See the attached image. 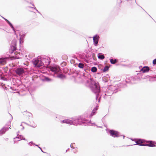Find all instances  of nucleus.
<instances>
[{
  "mask_svg": "<svg viewBox=\"0 0 156 156\" xmlns=\"http://www.w3.org/2000/svg\"><path fill=\"white\" fill-rule=\"evenodd\" d=\"M71 119H65L61 121L62 123H66L73 125L77 126L78 125H80L85 126H91L93 124L95 125L94 123H91L90 121H88L82 116H80L78 117H74L72 118Z\"/></svg>",
  "mask_w": 156,
  "mask_h": 156,
  "instance_id": "nucleus-1",
  "label": "nucleus"
},
{
  "mask_svg": "<svg viewBox=\"0 0 156 156\" xmlns=\"http://www.w3.org/2000/svg\"><path fill=\"white\" fill-rule=\"evenodd\" d=\"M86 83L89 86L92 92L96 94V99L97 100L100 92V88L98 83L95 82L91 78L87 80Z\"/></svg>",
  "mask_w": 156,
  "mask_h": 156,
  "instance_id": "nucleus-2",
  "label": "nucleus"
},
{
  "mask_svg": "<svg viewBox=\"0 0 156 156\" xmlns=\"http://www.w3.org/2000/svg\"><path fill=\"white\" fill-rule=\"evenodd\" d=\"M136 144L141 146H146L150 147L155 146V144H156L154 141L151 140L146 141L144 139H137L135 141Z\"/></svg>",
  "mask_w": 156,
  "mask_h": 156,
  "instance_id": "nucleus-3",
  "label": "nucleus"
},
{
  "mask_svg": "<svg viewBox=\"0 0 156 156\" xmlns=\"http://www.w3.org/2000/svg\"><path fill=\"white\" fill-rule=\"evenodd\" d=\"M50 70L55 74H58L57 77L61 78L65 77V75L62 73V71L59 66H51L50 68Z\"/></svg>",
  "mask_w": 156,
  "mask_h": 156,
  "instance_id": "nucleus-4",
  "label": "nucleus"
},
{
  "mask_svg": "<svg viewBox=\"0 0 156 156\" xmlns=\"http://www.w3.org/2000/svg\"><path fill=\"white\" fill-rule=\"evenodd\" d=\"M33 63L35 66V67H36L39 68L44 65V63L42 60L37 59L33 61Z\"/></svg>",
  "mask_w": 156,
  "mask_h": 156,
  "instance_id": "nucleus-5",
  "label": "nucleus"
},
{
  "mask_svg": "<svg viewBox=\"0 0 156 156\" xmlns=\"http://www.w3.org/2000/svg\"><path fill=\"white\" fill-rule=\"evenodd\" d=\"M108 132L110 136L113 137H118L120 136L119 133L117 131H115L113 129L109 130Z\"/></svg>",
  "mask_w": 156,
  "mask_h": 156,
  "instance_id": "nucleus-6",
  "label": "nucleus"
},
{
  "mask_svg": "<svg viewBox=\"0 0 156 156\" xmlns=\"http://www.w3.org/2000/svg\"><path fill=\"white\" fill-rule=\"evenodd\" d=\"M41 60L44 63V65L46 66H48L51 62L50 58L48 57L44 58L41 59Z\"/></svg>",
  "mask_w": 156,
  "mask_h": 156,
  "instance_id": "nucleus-7",
  "label": "nucleus"
},
{
  "mask_svg": "<svg viewBox=\"0 0 156 156\" xmlns=\"http://www.w3.org/2000/svg\"><path fill=\"white\" fill-rule=\"evenodd\" d=\"M15 72L17 75L19 76H21L25 73V71L22 68H17L15 70Z\"/></svg>",
  "mask_w": 156,
  "mask_h": 156,
  "instance_id": "nucleus-8",
  "label": "nucleus"
},
{
  "mask_svg": "<svg viewBox=\"0 0 156 156\" xmlns=\"http://www.w3.org/2000/svg\"><path fill=\"white\" fill-rule=\"evenodd\" d=\"M100 37L98 34H96L93 37L94 44L95 46L98 45Z\"/></svg>",
  "mask_w": 156,
  "mask_h": 156,
  "instance_id": "nucleus-9",
  "label": "nucleus"
},
{
  "mask_svg": "<svg viewBox=\"0 0 156 156\" xmlns=\"http://www.w3.org/2000/svg\"><path fill=\"white\" fill-rule=\"evenodd\" d=\"M16 43L14 42L13 45H11L9 50V51L10 53H12L13 52L16 50Z\"/></svg>",
  "mask_w": 156,
  "mask_h": 156,
  "instance_id": "nucleus-10",
  "label": "nucleus"
},
{
  "mask_svg": "<svg viewBox=\"0 0 156 156\" xmlns=\"http://www.w3.org/2000/svg\"><path fill=\"white\" fill-rule=\"evenodd\" d=\"M9 128L10 129L11 128H8L6 126H4L0 130V135H2L5 133V132L9 129Z\"/></svg>",
  "mask_w": 156,
  "mask_h": 156,
  "instance_id": "nucleus-11",
  "label": "nucleus"
},
{
  "mask_svg": "<svg viewBox=\"0 0 156 156\" xmlns=\"http://www.w3.org/2000/svg\"><path fill=\"white\" fill-rule=\"evenodd\" d=\"M150 70V68L148 66H144L140 70L143 73H147Z\"/></svg>",
  "mask_w": 156,
  "mask_h": 156,
  "instance_id": "nucleus-12",
  "label": "nucleus"
},
{
  "mask_svg": "<svg viewBox=\"0 0 156 156\" xmlns=\"http://www.w3.org/2000/svg\"><path fill=\"white\" fill-rule=\"evenodd\" d=\"M112 92H114V93H116L118 92L117 88V86H111L108 87Z\"/></svg>",
  "mask_w": 156,
  "mask_h": 156,
  "instance_id": "nucleus-13",
  "label": "nucleus"
},
{
  "mask_svg": "<svg viewBox=\"0 0 156 156\" xmlns=\"http://www.w3.org/2000/svg\"><path fill=\"white\" fill-rule=\"evenodd\" d=\"M7 58H0V66L4 65L6 63V60Z\"/></svg>",
  "mask_w": 156,
  "mask_h": 156,
  "instance_id": "nucleus-14",
  "label": "nucleus"
},
{
  "mask_svg": "<svg viewBox=\"0 0 156 156\" xmlns=\"http://www.w3.org/2000/svg\"><path fill=\"white\" fill-rule=\"evenodd\" d=\"M42 80L44 82H49L51 81L52 80L47 76H44L42 78Z\"/></svg>",
  "mask_w": 156,
  "mask_h": 156,
  "instance_id": "nucleus-15",
  "label": "nucleus"
},
{
  "mask_svg": "<svg viewBox=\"0 0 156 156\" xmlns=\"http://www.w3.org/2000/svg\"><path fill=\"white\" fill-rule=\"evenodd\" d=\"M135 79H134L133 77H130L129 78H126V81L127 83H130L132 81H135Z\"/></svg>",
  "mask_w": 156,
  "mask_h": 156,
  "instance_id": "nucleus-16",
  "label": "nucleus"
},
{
  "mask_svg": "<svg viewBox=\"0 0 156 156\" xmlns=\"http://www.w3.org/2000/svg\"><path fill=\"white\" fill-rule=\"evenodd\" d=\"M113 94H114V92H112V91L111 90L108 88V90L105 93V96H110L112 95Z\"/></svg>",
  "mask_w": 156,
  "mask_h": 156,
  "instance_id": "nucleus-17",
  "label": "nucleus"
},
{
  "mask_svg": "<svg viewBox=\"0 0 156 156\" xmlns=\"http://www.w3.org/2000/svg\"><path fill=\"white\" fill-rule=\"evenodd\" d=\"M26 35V34H23L21 35H20V43H21V42H22V43L23 42V40L25 37Z\"/></svg>",
  "mask_w": 156,
  "mask_h": 156,
  "instance_id": "nucleus-18",
  "label": "nucleus"
},
{
  "mask_svg": "<svg viewBox=\"0 0 156 156\" xmlns=\"http://www.w3.org/2000/svg\"><path fill=\"white\" fill-rule=\"evenodd\" d=\"M98 57L99 59L101 60H103L105 58L104 54L101 53H99L98 54Z\"/></svg>",
  "mask_w": 156,
  "mask_h": 156,
  "instance_id": "nucleus-19",
  "label": "nucleus"
},
{
  "mask_svg": "<svg viewBox=\"0 0 156 156\" xmlns=\"http://www.w3.org/2000/svg\"><path fill=\"white\" fill-rule=\"evenodd\" d=\"M23 55L22 54H20V53H18L16 55L15 58L16 59H20L22 58Z\"/></svg>",
  "mask_w": 156,
  "mask_h": 156,
  "instance_id": "nucleus-20",
  "label": "nucleus"
},
{
  "mask_svg": "<svg viewBox=\"0 0 156 156\" xmlns=\"http://www.w3.org/2000/svg\"><path fill=\"white\" fill-rule=\"evenodd\" d=\"M110 62L112 64H114L116 63H117L118 62L117 60L116 59H114L113 58H110Z\"/></svg>",
  "mask_w": 156,
  "mask_h": 156,
  "instance_id": "nucleus-21",
  "label": "nucleus"
},
{
  "mask_svg": "<svg viewBox=\"0 0 156 156\" xmlns=\"http://www.w3.org/2000/svg\"><path fill=\"white\" fill-rule=\"evenodd\" d=\"M109 69V67L108 66H105L103 69L102 70L103 72H105L108 71Z\"/></svg>",
  "mask_w": 156,
  "mask_h": 156,
  "instance_id": "nucleus-22",
  "label": "nucleus"
},
{
  "mask_svg": "<svg viewBox=\"0 0 156 156\" xmlns=\"http://www.w3.org/2000/svg\"><path fill=\"white\" fill-rule=\"evenodd\" d=\"M84 66V64L83 63L80 62L78 64V67L80 68L83 69Z\"/></svg>",
  "mask_w": 156,
  "mask_h": 156,
  "instance_id": "nucleus-23",
  "label": "nucleus"
},
{
  "mask_svg": "<svg viewBox=\"0 0 156 156\" xmlns=\"http://www.w3.org/2000/svg\"><path fill=\"white\" fill-rule=\"evenodd\" d=\"M91 70L92 72L94 73L97 71V69L96 67L93 66L91 68Z\"/></svg>",
  "mask_w": 156,
  "mask_h": 156,
  "instance_id": "nucleus-24",
  "label": "nucleus"
},
{
  "mask_svg": "<svg viewBox=\"0 0 156 156\" xmlns=\"http://www.w3.org/2000/svg\"><path fill=\"white\" fill-rule=\"evenodd\" d=\"M17 136H16L15 138H14V139H15L16 138H18V139H19V140H22V137L23 138V140H25V138H23V136H18V135H17Z\"/></svg>",
  "mask_w": 156,
  "mask_h": 156,
  "instance_id": "nucleus-25",
  "label": "nucleus"
},
{
  "mask_svg": "<svg viewBox=\"0 0 156 156\" xmlns=\"http://www.w3.org/2000/svg\"><path fill=\"white\" fill-rule=\"evenodd\" d=\"M102 80L105 83L108 82V78L106 77H103L102 78Z\"/></svg>",
  "mask_w": 156,
  "mask_h": 156,
  "instance_id": "nucleus-26",
  "label": "nucleus"
},
{
  "mask_svg": "<svg viewBox=\"0 0 156 156\" xmlns=\"http://www.w3.org/2000/svg\"><path fill=\"white\" fill-rule=\"evenodd\" d=\"M9 25L10 27L12 28L13 30L14 31L15 34H16V30H15V29L14 28V27L13 25H12V24L11 23Z\"/></svg>",
  "mask_w": 156,
  "mask_h": 156,
  "instance_id": "nucleus-27",
  "label": "nucleus"
},
{
  "mask_svg": "<svg viewBox=\"0 0 156 156\" xmlns=\"http://www.w3.org/2000/svg\"><path fill=\"white\" fill-rule=\"evenodd\" d=\"M9 25L10 27L12 28L13 30L14 31L15 34H16V30H15V29L14 28V27L13 25H12V24L11 23Z\"/></svg>",
  "mask_w": 156,
  "mask_h": 156,
  "instance_id": "nucleus-28",
  "label": "nucleus"
},
{
  "mask_svg": "<svg viewBox=\"0 0 156 156\" xmlns=\"http://www.w3.org/2000/svg\"><path fill=\"white\" fill-rule=\"evenodd\" d=\"M0 79L1 80H4V81H7V79L6 78L5 76H2V75H0Z\"/></svg>",
  "mask_w": 156,
  "mask_h": 156,
  "instance_id": "nucleus-29",
  "label": "nucleus"
},
{
  "mask_svg": "<svg viewBox=\"0 0 156 156\" xmlns=\"http://www.w3.org/2000/svg\"><path fill=\"white\" fill-rule=\"evenodd\" d=\"M130 4L132 5V3L133 2H133H135V3L137 4L136 1V0H127Z\"/></svg>",
  "mask_w": 156,
  "mask_h": 156,
  "instance_id": "nucleus-30",
  "label": "nucleus"
},
{
  "mask_svg": "<svg viewBox=\"0 0 156 156\" xmlns=\"http://www.w3.org/2000/svg\"><path fill=\"white\" fill-rule=\"evenodd\" d=\"M75 146V144L74 143H72L70 145V147L71 148H74Z\"/></svg>",
  "mask_w": 156,
  "mask_h": 156,
  "instance_id": "nucleus-31",
  "label": "nucleus"
},
{
  "mask_svg": "<svg viewBox=\"0 0 156 156\" xmlns=\"http://www.w3.org/2000/svg\"><path fill=\"white\" fill-rule=\"evenodd\" d=\"M97 110V109L96 107L92 111V112H93V113H94V114H95V113H96V111Z\"/></svg>",
  "mask_w": 156,
  "mask_h": 156,
  "instance_id": "nucleus-32",
  "label": "nucleus"
},
{
  "mask_svg": "<svg viewBox=\"0 0 156 156\" xmlns=\"http://www.w3.org/2000/svg\"><path fill=\"white\" fill-rule=\"evenodd\" d=\"M28 144L30 146H31L32 145H35V144H34L33 143V142H32V141H31L30 142V143H28Z\"/></svg>",
  "mask_w": 156,
  "mask_h": 156,
  "instance_id": "nucleus-33",
  "label": "nucleus"
},
{
  "mask_svg": "<svg viewBox=\"0 0 156 156\" xmlns=\"http://www.w3.org/2000/svg\"><path fill=\"white\" fill-rule=\"evenodd\" d=\"M153 64L154 65H156V58L153 60Z\"/></svg>",
  "mask_w": 156,
  "mask_h": 156,
  "instance_id": "nucleus-34",
  "label": "nucleus"
},
{
  "mask_svg": "<svg viewBox=\"0 0 156 156\" xmlns=\"http://www.w3.org/2000/svg\"><path fill=\"white\" fill-rule=\"evenodd\" d=\"M34 9L39 13L40 14H41V13L34 6V7H32Z\"/></svg>",
  "mask_w": 156,
  "mask_h": 156,
  "instance_id": "nucleus-35",
  "label": "nucleus"
},
{
  "mask_svg": "<svg viewBox=\"0 0 156 156\" xmlns=\"http://www.w3.org/2000/svg\"><path fill=\"white\" fill-rule=\"evenodd\" d=\"M66 65V63L65 62H63L61 64V65L62 66H65Z\"/></svg>",
  "mask_w": 156,
  "mask_h": 156,
  "instance_id": "nucleus-36",
  "label": "nucleus"
},
{
  "mask_svg": "<svg viewBox=\"0 0 156 156\" xmlns=\"http://www.w3.org/2000/svg\"><path fill=\"white\" fill-rule=\"evenodd\" d=\"M95 114H94V113L93 112H92L90 114V116L92 117Z\"/></svg>",
  "mask_w": 156,
  "mask_h": 156,
  "instance_id": "nucleus-37",
  "label": "nucleus"
},
{
  "mask_svg": "<svg viewBox=\"0 0 156 156\" xmlns=\"http://www.w3.org/2000/svg\"><path fill=\"white\" fill-rule=\"evenodd\" d=\"M39 147V148L40 149V150H41V151L42 152H43V153H44V152L42 151V149L41 148V147Z\"/></svg>",
  "mask_w": 156,
  "mask_h": 156,
  "instance_id": "nucleus-38",
  "label": "nucleus"
},
{
  "mask_svg": "<svg viewBox=\"0 0 156 156\" xmlns=\"http://www.w3.org/2000/svg\"><path fill=\"white\" fill-rule=\"evenodd\" d=\"M27 112H23V114L24 115H26V114H27Z\"/></svg>",
  "mask_w": 156,
  "mask_h": 156,
  "instance_id": "nucleus-39",
  "label": "nucleus"
},
{
  "mask_svg": "<svg viewBox=\"0 0 156 156\" xmlns=\"http://www.w3.org/2000/svg\"><path fill=\"white\" fill-rule=\"evenodd\" d=\"M2 17L6 21V22L8 20L5 18L3 17H2Z\"/></svg>",
  "mask_w": 156,
  "mask_h": 156,
  "instance_id": "nucleus-40",
  "label": "nucleus"
},
{
  "mask_svg": "<svg viewBox=\"0 0 156 156\" xmlns=\"http://www.w3.org/2000/svg\"><path fill=\"white\" fill-rule=\"evenodd\" d=\"M10 122H11V121H10L9 122H8V124H6V126H8V125H9V124L10 125Z\"/></svg>",
  "mask_w": 156,
  "mask_h": 156,
  "instance_id": "nucleus-41",
  "label": "nucleus"
},
{
  "mask_svg": "<svg viewBox=\"0 0 156 156\" xmlns=\"http://www.w3.org/2000/svg\"><path fill=\"white\" fill-rule=\"evenodd\" d=\"M36 125H34V126H31L33 127H36Z\"/></svg>",
  "mask_w": 156,
  "mask_h": 156,
  "instance_id": "nucleus-42",
  "label": "nucleus"
},
{
  "mask_svg": "<svg viewBox=\"0 0 156 156\" xmlns=\"http://www.w3.org/2000/svg\"><path fill=\"white\" fill-rule=\"evenodd\" d=\"M135 139H132V138H131V140L132 141H135V140H134Z\"/></svg>",
  "mask_w": 156,
  "mask_h": 156,
  "instance_id": "nucleus-43",
  "label": "nucleus"
},
{
  "mask_svg": "<svg viewBox=\"0 0 156 156\" xmlns=\"http://www.w3.org/2000/svg\"><path fill=\"white\" fill-rule=\"evenodd\" d=\"M85 61L87 63H88L89 62V61L87 60H86Z\"/></svg>",
  "mask_w": 156,
  "mask_h": 156,
  "instance_id": "nucleus-44",
  "label": "nucleus"
},
{
  "mask_svg": "<svg viewBox=\"0 0 156 156\" xmlns=\"http://www.w3.org/2000/svg\"><path fill=\"white\" fill-rule=\"evenodd\" d=\"M69 148L66 151V152H67L68 150H69Z\"/></svg>",
  "mask_w": 156,
  "mask_h": 156,
  "instance_id": "nucleus-45",
  "label": "nucleus"
},
{
  "mask_svg": "<svg viewBox=\"0 0 156 156\" xmlns=\"http://www.w3.org/2000/svg\"><path fill=\"white\" fill-rule=\"evenodd\" d=\"M97 126V127H99V128H101V127H101V126Z\"/></svg>",
  "mask_w": 156,
  "mask_h": 156,
  "instance_id": "nucleus-46",
  "label": "nucleus"
},
{
  "mask_svg": "<svg viewBox=\"0 0 156 156\" xmlns=\"http://www.w3.org/2000/svg\"><path fill=\"white\" fill-rule=\"evenodd\" d=\"M10 23H11V22L10 21H9V22L7 23L8 24H9Z\"/></svg>",
  "mask_w": 156,
  "mask_h": 156,
  "instance_id": "nucleus-47",
  "label": "nucleus"
},
{
  "mask_svg": "<svg viewBox=\"0 0 156 156\" xmlns=\"http://www.w3.org/2000/svg\"><path fill=\"white\" fill-rule=\"evenodd\" d=\"M35 145L36 146L38 147H39V146H38V145H36V144H35Z\"/></svg>",
  "mask_w": 156,
  "mask_h": 156,
  "instance_id": "nucleus-48",
  "label": "nucleus"
},
{
  "mask_svg": "<svg viewBox=\"0 0 156 156\" xmlns=\"http://www.w3.org/2000/svg\"><path fill=\"white\" fill-rule=\"evenodd\" d=\"M10 115H11V117L12 119V118H13L12 117V115L11 114H10Z\"/></svg>",
  "mask_w": 156,
  "mask_h": 156,
  "instance_id": "nucleus-49",
  "label": "nucleus"
},
{
  "mask_svg": "<svg viewBox=\"0 0 156 156\" xmlns=\"http://www.w3.org/2000/svg\"><path fill=\"white\" fill-rule=\"evenodd\" d=\"M86 70H87V69H84V70H85V71L86 72H87Z\"/></svg>",
  "mask_w": 156,
  "mask_h": 156,
  "instance_id": "nucleus-50",
  "label": "nucleus"
},
{
  "mask_svg": "<svg viewBox=\"0 0 156 156\" xmlns=\"http://www.w3.org/2000/svg\"><path fill=\"white\" fill-rule=\"evenodd\" d=\"M9 21L8 20L6 22L7 23L9 22Z\"/></svg>",
  "mask_w": 156,
  "mask_h": 156,
  "instance_id": "nucleus-51",
  "label": "nucleus"
},
{
  "mask_svg": "<svg viewBox=\"0 0 156 156\" xmlns=\"http://www.w3.org/2000/svg\"><path fill=\"white\" fill-rule=\"evenodd\" d=\"M32 5H33V6H34V4H32Z\"/></svg>",
  "mask_w": 156,
  "mask_h": 156,
  "instance_id": "nucleus-52",
  "label": "nucleus"
},
{
  "mask_svg": "<svg viewBox=\"0 0 156 156\" xmlns=\"http://www.w3.org/2000/svg\"><path fill=\"white\" fill-rule=\"evenodd\" d=\"M123 136V138L124 139V137H125V136Z\"/></svg>",
  "mask_w": 156,
  "mask_h": 156,
  "instance_id": "nucleus-53",
  "label": "nucleus"
},
{
  "mask_svg": "<svg viewBox=\"0 0 156 156\" xmlns=\"http://www.w3.org/2000/svg\"><path fill=\"white\" fill-rule=\"evenodd\" d=\"M86 58H87L88 56L87 55H86Z\"/></svg>",
  "mask_w": 156,
  "mask_h": 156,
  "instance_id": "nucleus-54",
  "label": "nucleus"
},
{
  "mask_svg": "<svg viewBox=\"0 0 156 156\" xmlns=\"http://www.w3.org/2000/svg\"><path fill=\"white\" fill-rule=\"evenodd\" d=\"M100 99L99 98V99H98V102H99L100 101Z\"/></svg>",
  "mask_w": 156,
  "mask_h": 156,
  "instance_id": "nucleus-55",
  "label": "nucleus"
},
{
  "mask_svg": "<svg viewBox=\"0 0 156 156\" xmlns=\"http://www.w3.org/2000/svg\"><path fill=\"white\" fill-rule=\"evenodd\" d=\"M24 128V127H23V129Z\"/></svg>",
  "mask_w": 156,
  "mask_h": 156,
  "instance_id": "nucleus-56",
  "label": "nucleus"
}]
</instances>
